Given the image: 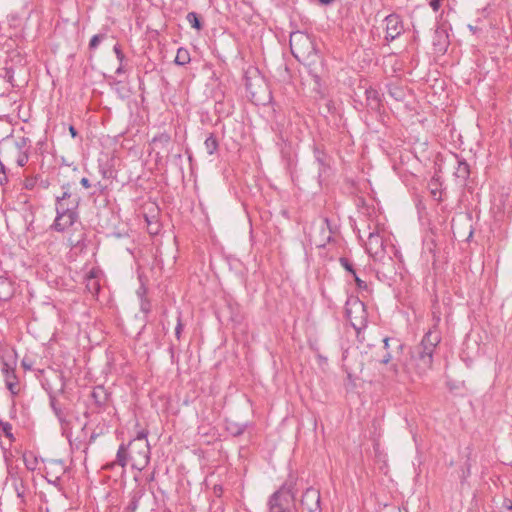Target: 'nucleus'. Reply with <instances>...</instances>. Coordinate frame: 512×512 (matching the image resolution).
Wrapping results in <instances>:
<instances>
[{"mask_svg": "<svg viewBox=\"0 0 512 512\" xmlns=\"http://www.w3.org/2000/svg\"><path fill=\"white\" fill-rule=\"evenodd\" d=\"M441 337L437 331L429 330L423 337L421 343L411 352V365H413L419 375L425 374L431 369L433 363V353L439 344Z\"/></svg>", "mask_w": 512, "mask_h": 512, "instance_id": "f257e3e1", "label": "nucleus"}, {"mask_svg": "<svg viewBox=\"0 0 512 512\" xmlns=\"http://www.w3.org/2000/svg\"><path fill=\"white\" fill-rule=\"evenodd\" d=\"M294 501L295 497L291 489L283 485L269 497L267 512H290Z\"/></svg>", "mask_w": 512, "mask_h": 512, "instance_id": "f03ea898", "label": "nucleus"}, {"mask_svg": "<svg viewBox=\"0 0 512 512\" xmlns=\"http://www.w3.org/2000/svg\"><path fill=\"white\" fill-rule=\"evenodd\" d=\"M127 447L130 449L129 458L132 462V468L139 471L143 470L150 461L148 441H130Z\"/></svg>", "mask_w": 512, "mask_h": 512, "instance_id": "7ed1b4c3", "label": "nucleus"}, {"mask_svg": "<svg viewBox=\"0 0 512 512\" xmlns=\"http://www.w3.org/2000/svg\"><path fill=\"white\" fill-rule=\"evenodd\" d=\"M346 317L352 327L356 330H360L366 323V311L364 303L357 298L349 299L346 302Z\"/></svg>", "mask_w": 512, "mask_h": 512, "instance_id": "20e7f679", "label": "nucleus"}, {"mask_svg": "<svg viewBox=\"0 0 512 512\" xmlns=\"http://www.w3.org/2000/svg\"><path fill=\"white\" fill-rule=\"evenodd\" d=\"M69 211V208L64 209L62 207L59 211H56V218L51 226L53 230L63 232L78 220V213H70Z\"/></svg>", "mask_w": 512, "mask_h": 512, "instance_id": "39448f33", "label": "nucleus"}, {"mask_svg": "<svg viewBox=\"0 0 512 512\" xmlns=\"http://www.w3.org/2000/svg\"><path fill=\"white\" fill-rule=\"evenodd\" d=\"M301 505L308 512H321L320 492L313 488H307L302 495Z\"/></svg>", "mask_w": 512, "mask_h": 512, "instance_id": "423d86ee", "label": "nucleus"}, {"mask_svg": "<svg viewBox=\"0 0 512 512\" xmlns=\"http://www.w3.org/2000/svg\"><path fill=\"white\" fill-rule=\"evenodd\" d=\"M80 203V197L78 195H74L69 190H65L61 196L56 197L55 210L59 211L60 207L69 208L70 213H78L77 209Z\"/></svg>", "mask_w": 512, "mask_h": 512, "instance_id": "0eeeda50", "label": "nucleus"}, {"mask_svg": "<svg viewBox=\"0 0 512 512\" xmlns=\"http://www.w3.org/2000/svg\"><path fill=\"white\" fill-rule=\"evenodd\" d=\"M384 248V236L379 233L373 234L371 233L368 237V241L366 243V250L371 257L375 261L381 260L382 258V250Z\"/></svg>", "mask_w": 512, "mask_h": 512, "instance_id": "6e6552de", "label": "nucleus"}, {"mask_svg": "<svg viewBox=\"0 0 512 512\" xmlns=\"http://www.w3.org/2000/svg\"><path fill=\"white\" fill-rule=\"evenodd\" d=\"M404 31L402 20L397 14L386 16V41L394 40Z\"/></svg>", "mask_w": 512, "mask_h": 512, "instance_id": "1a4fd4ad", "label": "nucleus"}, {"mask_svg": "<svg viewBox=\"0 0 512 512\" xmlns=\"http://www.w3.org/2000/svg\"><path fill=\"white\" fill-rule=\"evenodd\" d=\"M99 275V270L91 269L85 277V287L92 295H97L100 290Z\"/></svg>", "mask_w": 512, "mask_h": 512, "instance_id": "9d476101", "label": "nucleus"}, {"mask_svg": "<svg viewBox=\"0 0 512 512\" xmlns=\"http://www.w3.org/2000/svg\"><path fill=\"white\" fill-rule=\"evenodd\" d=\"M15 367H16V359L12 355L2 357L1 359V371L5 377V381L8 379V377L12 376L16 378L15 374Z\"/></svg>", "mask_w": 512, "mask_h": 512, "instance_id": "9b49d317", "label": "nucleus"}, {"mask_svg": "<svg viewBox=\"0 0 512 512\" xmlns=\"http://www.w3.org/2000/svg\"><path fill=\"white\" fill-rule=\"evenodd\" d=\"M91 396L98 408H103L108 402L109 393L103 386H97L93 389Z\"/></svg>", "mask_w": 512, "mask_h": 512, "instance_id": "f8f14e48", "label": "nucleus"}, {"mask_svg": "<svg viewBox=\"0 0 512 512\" xmlns=\"http://www.w3.org/2000/svg\"><path fill=\"white\" fill-rule=\"evenodd\" d=\"M144 495L145 490L143 488L138 487L134 489L129 495L130 500L128 505L126 506L127 512H135L138 509L140 500Z\"/></svg>", "mask_w": 512, "mask_h": 512, "instance_id": "ddd939ff", "label": "nucleus"}, {"mask_svg": "<svg viewBox=\"0 0 512 512\" xmlns=\"http://www.w3.org/2000/svg\"><path fill=\"white\" fill-rule=\"evenodd\" d=\"M13 293L14 288L12 282L8 278L0 276V300H9Z\"/></svg>", "mask_w": 512, "mask_h": 512, "instance_id": "4468645a", "label": "nucleus"}, {"mask_svg": "<svg viewBox=\"0 0 512 512\" xmlns=\"http://www.w3.org/2000/svg\"><path fill=\"white\" fill-rule=\"evenodd\" d=\"M11 477L13 480V486H14V490L17 494V497L24 499L25 493H26V486L24 484L23 479L20 476H18L17 474L11 475Z\"/></svg>", "mask_w": 512, "mask_h": 512, "instance_id": "2eb2a0df", "label": "nucleus"}, {"mask_svg": "<svg viewBox=\"0 0 512 512\" xmlns=\"http://www.w3.org/2000/svg\"><path fill=\"white\" fill-rule=\"evenodd\" d=\"M455 176L459 179H461L462 181H465L468 177H469V174H470V169H469V165L467 162L465 161H457V168L454 172Z\"/></svg>", "mask_w": 512, "mask_h": 512, "instance_id": "dca6fc26", "label": "nucleus"}, {"mask_svg": "<svg viewBox=\"0 0 512 512\" xmlns=\"http://www.w3.org/2000/svg\"><path fill=\"white\" fill-rule=\"evenodd\" d=\"M23 461L29 471H35L38 466V459L32 452H25L23 454Z\"/></svg>", "mask_w": 512, "mask_h": 512, "instance_id": "f3484780", "label": "nucleus"}, {"mask_svg": "<svg viewBox=\"0 0 512 512\" xmlns=\"http://www.w3.org/2000/svg\"><path fill=\"white\" fill-rule=\"evenodd\" d=\"M190 60H191L190 53L187 49L179 48L177 50V54H176V57L174 60V62L177 65L184 66V65L188 64L190 62Z\"/></svg>", "mask_w": 512, "mask_h": 512, "instance_id": "a211bd4d", "label": "nucleus"}, {"mask_svg": "<svg viewBox=\"0 0 512 512\" xmlns=\"http://www.w3.org/2000/svg\"><path fill=\"white\" fill-rule=\"evenodd\" d=\"M204 146L209 155H213L218 150L219 143L214 134L211 133L205 139Z\"/></svg>", "mask_w": 512, "mask_h": 512, "instance_id": "6ab92c4d", "label": "nucleus"}, {"mask_svg": "<svg viewBox=\"0 0 512 512\" xmlns=\"http://www.w3.org/2000/svg\"><path fill=\"white\" fill-rule=\"evenodd\" d=\"M127 448L128 447L125 444H121L116 455L117 464L123 468L127 465L128 462L129 453H127Z\"/></svg>", "mask_w": 512, "mask_h": 512, "instance_id": "aec40b11", "label": "nucleus"}, {"mask_svg": "<svg viewBox=\"0 0 512 512\" xmlns=\"http://www.w3.org/2000/svg\"><path fill=\"white\" fill-rule=\"evenodd\" d=\"M50 406H51L54 414L58 418V420L61 423H64L65 422V414H64L63 410L59 407L56 398L53 396L50 397Z\"/></svg>", "mask_w": 512, "mask_h": 512, "instance_id": "412c9836", "label": "nucleus"}, {"mask_svg": "<svg viewBox=\"0 0 512 512\" xmlns=\"http://www.w3.org/2000/svg\"><path fill=\"white\" fill-rule=\"evenodd\" d=\"M186 19L192 28H195L198 31L202 29L203 25L197 13L189 12L186 16Z\"/></svg>", "mask_w": 512, "mask_h": 512, "instance_id": "4be33fe9", "label": "nucleus"}, {"mask_svg": "<svg viewBox=\"0 0 512 512\" xmlns=\"http://www.w3.org/2000/svg\"><path fill=\"white\" fill-rule=\"evenodd\" d=\"M389 94L396 101H403L406 97V91L401 87L390 88Z\"/></svg>", "mask_w": 512, "mask_h": 512, "instance_id": "5701e85b", "label": "nucleus"}, {"mask_svg": "<svg viewBox=\"0 0 512 512\" xmlns=\"http://www.w3.org/2000/svg\"><path fill=\"white\" fill-rule=\"evenodd\" d=\"M171 138L168 133H160L153 137L152 142L155 144H161L162 146H166L169 144Z\"/></svg>", "mask_w": 512, "mask_h": 512, "instance_id": "b1692460", "label": "nucleus"}, {"mask_svg": "<svg viewBox=\"0 0 512 512\" xmlns=\"http://www.w3.org/2000/svg\"><path fill=\"white\" fill-rule=\"evenodd\" d=\"M0 428L2 429L4 435L10 439L11 441L14 440V436L12 433V425L9 422H5L0 420Z\"/></svg>", "mask_w": 512, "mask_h": 512, "instance_id": "393cba45", "label": "nucleus"}, {"mask_svg": "<svg viewBox=\"0 0 512 512\" xmlns=\"http://www.w3.org/2000/svg\"><path fill=\"white\" fill-rule=\"evenodd\" d=\"M339 262L341 264V266L347 271L349 272L351 275H355L356 271L353 267V264L350 262V260L348 258H345V257H341L339 259Z\"/></svg>", "mask_w": 512, "mask_h": 512, "instance_id": "a878e982", "label": "nucleus"}, {"mask_svg": "<svg viewBox=\"0 0 512 512\" xmlns=\"http://www.w3.org/2000/svg\"><path fill=\"white\" fill-rule=\"evenodd\" d=\"M105 38L103 34L94 35L89 42V49L94 50L98 47L100 42Z\"/></svg>", "mask_w": 512, "mask_h": 512, "instance_id": "bb28decb", "label": "nucleus"}, {"mask_svg": "<svg viewBox=\"0 0 512 512\" xmlns=\"http://www.w3.org/2000/svg\"><path fill=\"white\" fill-rule=\"evenodd\" d=\"M13 377L9 376L8 379L5 381L6 383V386L8 388V390L12 393V394H17V390H16V387H17V377L12 379Z\"/></svg>", "mask_w": 512, "mask_h": 512, "instance_id": "cd10ccee", "label": "nucleus"}, {"mask_svg": "<svg viewBox=\"0 0 512 512\" xmlns=\"http://www.w3.org/2000/svg\"><path fill=\"white\" fill-rule=\"evenodd\" d=\"M296 37H300L302 38L306 43H308L309 45H311V42L309 41V38L302 35V34H292L291 37H290V45H291V49H292V53L295 55V57H298L295 52H294V48H293V42L295 40Z\"/></svg>", "mask_w": 512, "mask_h": 512, "instance_id": "c85d7f7f", "label": "nucleus"}, {"mask_svg": "<svg viewBox=\"0 0 512 512\" xmlns=\"http://www.w3.org/2000/svg\"><path fill=\"white\" fill-rule=\"evenodd\" d=\"M436 37H438L439 39L444 38V40H446L447 35L445 34V32L436 31ZM439 45H440V48L438 49V51L446 50V45H447L446 41H443L442 43L439 41Z\"/></svg>", "mask_w": 512, "mask_h": 512, "instance_id": "c756f323", "label": "nucleus"}, {"mask_svg": "<svg viewBox=\"0 0 512 512\" xmlns=\"http://www.w3.org/2000/svg\"><path fill=\"white\" fill-rule=\"evenodd\" d=\"M183 331V324L181 322L180 315L177 317V325L175 327V336L179 340Z\"/></svg>", "mask_w": 512, "mask_h": 512, "instance_id": "7c9ffc66", "label": "nucleus"}, {"mask_svg": "<svg viewBox=\"0 0 512 512\" xmlns=\"http://www.w3.org/2000/svg\"><path fill=\"white\" fill-rule=\"evenodd\" d=\"M113 50H114V53L116 54V57L119 60V62L122 63L124 58H125V56H124L120 46L119 45H115Z\"/></svg>", "mask_w": 512, "mask_h": 512, "instance_id": "2f4dec72", "label": "nucleus"}, {"mask_svg": "<svg viewBox=\"0 0 512 512\" xmlns=\"http://www.w3.org/2000/svg\"><path fill=\"white\" fill-rule=\"evenodd\" d=\"M502 510L503 512H512V501L510 499H504Z\"/></svg>", "mask_w": 512, "mask_h": 512, "instance_id": "473e14b6", "label": "nucleus"}, {"mask_svg": "<svg viewBox=\"0 0 512 512\" xmlns=\"http://www.w3.org/2000/svg\"><path fill=\"white\" fill-rule=\"evenodd\" d=\"M4 78L13 85V71L12 69H4Z\"/></svg>", "mask_w": 512, "mask_h": 512, "instance_id": "72a5a7b5", "label": "nucleus"}, {"mask_svg": "<svg viewBox=\"0 0 512 512\" xmlns=\"http://www.w3.org/2000/svg\"><path fill=\"white\" fill-rule=\"evenodd\" d=\"M51 468L59 469V471L63 474L65 471V468L61 461H53L50 463Z\"/></svg>", "mask_w": 512, "mask_h": 512, "instance_id": "f704fd0d", "label": "nucleus"}, {"mask_svg": "<svg viewBox=\"0 0 512 512\" xmlns=\"http://www.w3.org/2000/svg\"><path fill=\"white\" fill-rule=\"evenodd\" d=\"M28 161V156L26 154H20L17 158V164L19 166H24Z\"/></svg>", "mask_w": 512, "mask_h": 512, "instance_id": "c9c22d12", "label": "nucleus"}, {"mask_svg": "<svg viewBox=\"0 0 512 512\" xmlns=\"http://www.w3.org/2000/svg\"><path fill=\"white\" fill-rule=\"evenodd\" d=\"M442 0H430V7L433 9V11H438L441 6Z\"/></svg>", "mask_w": 512, "mask_h": 512, "instance_id": "e433bc0d", "label": "nucleus"}, {"mask_svg": "<svg viewBox=\"0 0 512 512\" xmlns=\"http://www.w3.org/2000/svg\"><path fill=\"white\" fill-rule=\"evenodd\" d=\"M132 441H147V433L145 431H141Z\"/></svg>", "mask_w": 512, "mask_h": 512, "instance_id": "4c0bfd02", "label": "nucleus"}, {"mask_svg": "<svg viewBox=\"0 0 512 512\" xmlns=\"http://www.w3.org/2000/svg\"><path fill=\"white\" fill-rule=\"evenodd\" d=\"M352 276H353V278H354V280H355V282H356V284H357V286H358L359 288L366 287L365 282H364L363 280H361V279L357 276V273H355V275H352Z\"/></svg>", "mask_w": 512, "mask_h": 512, "instance_id": "58836bf2", "label": "nucleus"}, {"mask_svg": "<svg viewBox=\"0 0 512 512\" xmlns=\"http://www.w3.org/2000/svg\"><path fill=\"white\" fill-rule=\"evenodd\" d=\"M80 183H81V185H82L84 188H86V189L91 187V183H90L89 179H88V178H86V177H83V178L81 179Z\"/></svg>", "mask_w": 512, "mask_h": 512, "instance_id": "ea45409f", "label": "nucleus"}, {"mask_svg": "<svg viewBox=\"0 0 512 512\" xmlns=\"http://www.w3.org/2000/svg\"><path fill=\"white\" fill-rule=\"evenodd\" d=\"M69 132L73 138H75L78 135L77 130L72 125L69 127Z\"/></svg>", "mask_w": 512, "mask_h": 512, "instance_id": "a19ab883", "label": "nucleus"}, {"mask_svg": "<svg viewBox=\"0 0 512 512\" xmlns=\"http://www.w3.org/2000/svg\"><path fill=\"white\" fill-rule=\"evenodd\" d=\"M401 67H402L401 63L398 64V63L395 62V64H393V66H392V69H393L394 72H397V71L401 70Z\"/></svg>", "mask_w": 512, "mask_h": 512, "instance_id": "79ce46f5", "label": "nucleus"}, {"mask_svg": "<svg viewBox=\"0 0 512 512\" xmlns=\"http://www.w3.org/2000/svg\"><path fill=\"white\" fill-rule=\"evenodd\" d=\"M246 88H247V90H249V91H250L251 96L254 98V97H255V95H256V93H255L254 91H252V90H251V89H252V85H251V83H247V84H246Z\"/></svg>", "mask_w": 512, "mask_h": 512, "instance_id": "37998d69", "label": "nucleus"}, {"mask_svg": "<svg viewBox=\"0 0 512 512\" xmlns=\"http://www.w3.org/2000/svg\"><path fill=\"white\" fill-rule=\"evenodd\" d=\"M59 481H60V476H56L54 480L48 479V482L52 483L55 486L58 485Z\"/></svg>", "mask_w": 512, "mask_h": 512, "instance_id": "c03bdc74", "label": "nucleus"}, {"mask_svg": "<svg viewBox=\"0 0 512 512\" xmlns=\"http://www.w3.org/2000/svg\"><path fill=\"white\" fill-rule=\"evenodd\" d=\"M367 93H368V100H370V94H371L372 92L367 91ZM369 106H370L372 109H374V108H377V107H378V104L376 103V104H375V106H374V105H373V103H372V101H369Z\"/></svg>", "mask_w": 512, "mask_h": 512, "instance_id": "a18cd8bd", "label": "nucleus"}, {"mask_svg": "<svg viewBox=\"0 0 512 512\" xmlns=\"http://www.w3.org/2000/svg\"><path fill=\"white\" fill-rule=\"evenodd\" d=\"M323 5H329L333 3L335 0H318Z\"/></svg>", "mask_w": 512, "mask_h": 512, "instance_id": "49530a36", "label": "nucleus"}, {"mask_svg": "<svg viewBox=\"0 0 512 512\" xmlns=\"http://www.w3.org/2000/svg\"><path fill=\"white\" fill-rule=\"evenodd\" d=\"M244 429H245V427H244V426L239 427V428L234 432V434H235V435H240V434H242V433L244 432Z\"/></svg>", "mask_w": 512, "mask_h": 512, "instance_id": "de8ad7c7", "label": "nucleus"}, {"mask_svg": "<svg viewBox=\"0 0 512 512\" xmlns=\"http://www.w3.org/2000/svg\"><path fill=\"white\" fill-rule=\"evenodd\" d=\"M169 352H170V356H171V361L174 362V348H173V346H171L169 348Z\"/></svg>", "mask_w": 512, "mask_h": 512, "instance_id": "09e8293b", "label": "nucleus"}, {"mask_svg": "<svg viewBox=\"0 0 512 512\" xmlns=\"http://www.w3.org/2000/svg\"><path fill=\"white\" fill-rule=\"evenodd\" d=\"M123 72H124V69H123L122 63H120V66L116 69V73L121 74Z\"/></svg>", "mask_w": 512, "mask_h": 512, "instance_id": "8fccbe9b", "label": "nucleus"}, {"mask_svg": "<svg viewBox=\"0 0 512 512\" xmlns=\"http://www.w3.org/2000/svg\"><path fill=\"white\" fill-rule=\"evenodd\" d=\"M390 339L386 337V342H385V345H386V349H389L390 348Z\"/></svg>", "mask_w": 512, "mask_h": 512, "instance_id": "3c124183", "label": "nucleus"}, {"mask_svg": "<svg viewBox=\"0 0 512 512\" xmlns=\"http://www.w3.org/2000/svg\"><path fill=\"white\" fill-rule=\"evenodd\" d=\"M393 250H394L395 256L400 259L399 252L395 249L394 246H393Z\"/></svg>", "mask_w": 512, "mask_h": 512, "instance_id": "603ef678", "label": "nucleus"}, {"mask_svg": "<svg viewBox=\"0 0 512 512\" xmlns=\"http://www.w3.org/2000/svg\"><path fill=\"white\" fill-rule=\"evenodd\" d=\"M390 361V354H387L386 355V360H385V363L388 364Z\"/></svg>", "mask_w": 512, "mask_h": 512, "instance_id": "864d4df0", "label": "nucleus"}, {"mask_svg": "<svg viewBox=\"0 0 512 512\" xmlns=\"http://www.w3.org/2000/svg\"><path fill=\"white\" fill-rule=\"evenodd\" d=\"M0 175H4L3 165L0 163Z\"/></svg>", "mask_w": 512, "mask_h": 512, "instance_id": "5fc2aeb1", "label": "nucleus"}, {"mask_svg": "<svg viewBox=\"0 0 512 512\" xmlns=\"http://www.w3.org/2000/svg\"><path fill=\"white\" fill-rule=\"evenodd\" d=\"M396 344H397L396 345L397 348H402V345L400 343H398V341H396Z\"/></svg>", "mask_w": 512, "mask_h": 512, "instance_id": "6e6d98bb", "label": "nucleus"}, {"mask_svg": "<svg viewBox=\"0 0 512 512\" xmlns=\"http://www.w3.org/2000/svg\"><path fill=\"white\" fill-rule=\"evenodd\" d=\"M378 448H379V443H376V444H375V450L377 451V450H378Z\"/></svg>", "mask_w": 512, "mask_h": 512, "instance_id": "4d7b16f0", "label": "nucleus"}, {"mask_svg": "<svg viewBox=\"0 0 512 512\" xmlns=\"http://www.w3.org/2000/svg\"><path fill=\"white\" fill-rule=\"evenodd\" d=\"M30 186H32V182H29V183L26 184L27 188L30 187Z\"/></svg>", "mask_w": 512, "mask_h": 512, "instance_id": "13d9d810", "label": "nucleus"}, {"mask_svg": "<svg viewBox=\"0 0 512 512\" xmlns=\"http://www.w3.org/2000/svg\"><path fill=\"white\" fill-rule=\"evenodd\" d=\"M30 186H32V182H29V183L26 184L27 188L30 187Z\"/></svg>", "mask_w": 512, "mask_h": 512, "instance_id": "bf43d9fd", "label": "nucleus"}, {"mask_svg": "<svg viewBox=\"0 0 512 512\" xmlns=\"http://www.w3.org/2000/svg\"><path fill=\"white\" fill-rule=\"evenodd\" d=\"M324 224H326V225L328 224V219L324 220Z\"/></svg>", "mask_w": 512, "mask_h": 512, "instance_id": "052dcab7", "label": "nucleus"}, {"mask_svg": "<svg viewBox=\"0 0 512 512\" xmlns=\"http://www.w3.org/2000/svg\"><path fill=\"white\" fill-rule=\"evenodd\" d=\"M398 512H407V511H406V510L402 511V510H400V509H399V511H398Z\"/></svg>", "mask_w": 512, "mask_h": 512, "instance_id": "680f3d73", "label": "nucleus"}]
</instances>
